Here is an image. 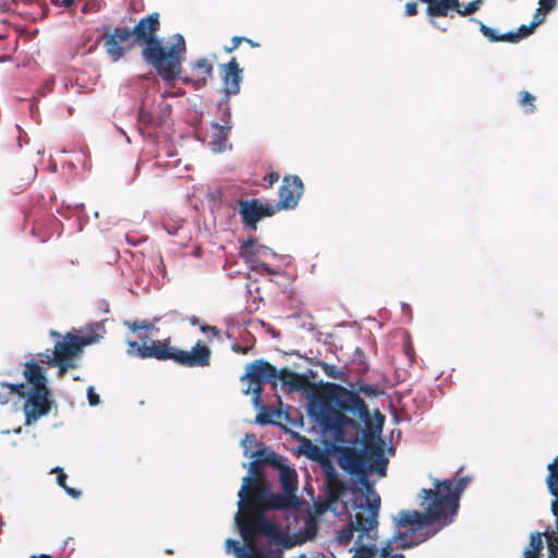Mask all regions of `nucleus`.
I'll list each match as a JSON object with an SVG mask.
<instances>
[{"label":"nucleus","mask_w":558,"mask_h":558,"mask_svg":"<svg viewBox=\"0 0 558 558\" xmlns=\"http://www.w3.org/2000/svg\"><path fill=\"white\" fill-rule=\"evenodd\" d=\"M470 482L469 476H462L457 481L454 478L435 480L433 489L423 488L418 493L420 506L424 511L401 510L398 513L397 525L409 526L412 532H417L430 524L439 523V527L434 531L437 533L453 522L461 494Z\"/></svg>","instance_id":"1"},{"label":"nucleus","mask_w":558,"mask_h":558,"mask_svg":"<svg viewBox=\"0 0 558 558\" xmlns=\"http://www.w3.org/2000/svg\"><path fill=\"white\" fill-rule=\"evenodd\" d=\"M311 413L324 430L340 436L345 426L363 423L372 428L369 411L357 392L337 384H327L311 404Z\"/></svg>","instance_id":"2"},{"label":"nucleus","mask_w":558,"mask_h":558,"mask_svg":"<svg viewBox=\"0 0 558 558\" xmlns=\"http://www.w3.org/2000/svg\"><path fill=\"white\" fill-rule=\"evenodd\" d=\"M159 27V14L154 12L141 19L131 33L137 44L145 45L142 51L144 61L154 66L166 83L172 85L182 71L185 40L182 35H177L171 47H165L156 35Z\"/></svg>","instance_id":"3"},{"label":"nucleus","mask_w":558,"mask_h":558,"mask_svg":"<svg viewBox=\"0 0 558 558\" xmlns=\"http://www.w3.org/2000/svg\"><path fill=\"white\" fill-rule=\"evenodd\" d=\"M238 496L239 510L234 517L238 526L246 524L255 515H260L268 523H276L266 517V511L289 510L299 505L296 496H291L286 492L274 494L267 481L256 477H243Z\"/></svg>","instance_id":"4"},{"label":"nucleus","mask_w":558,"mask_h":558,"mask_svg":"<svg viewBox=\"0 0 558 558\" xmlns=\"http://www.w3.org/2000/svg\"><path fill=\"white\" fill-rule=\"evenodd\" d=\"M143 341L140 344L135 340H128V354L140 359H156L158 361L171 360L178 365L186 367H205L210 364L211 351L201 340L191 351H184L172 347L170 338L165 340H151L149 344L145 342L148 336H138Z\"/></svg>","instance_id":"5"},{"label":"nucleus","mask_w":558,"mask_h":558,"mask_svg":"<svg viewBox=\"0 0 558 558\" xmlns=\"http://www.w3.org/2000/svg\"><path fill=\"white\" fill-rule=\"evenodd\" d=\"M368 473L365 469L355 474L360 484L366 489L365 502L354 504L356 511L353 518L347 526L338 532L337 539L342 545H348L352 541L354 532H359V539L362 541L364 535L369 537L371 532L377 529L380 496L374 490Z\"/></svg>","instance_id":"6"},{"label":"nucleus","mask_w":558,"mask_h":558,"mask_svg":"<svg viewBox=\"0 0 558 558\" xmlns=\"http://www.w3.org/2000/svg\"><path fill=\"white\" fill-rule=\"evenodd\" d=\"M250 522L239 527V532L245 548L238 549V558H280L278 554L266 550L257 543L258 536L277 538L279 526L277 523H268L260 515H255Z\"/></svg>","instance_id":"7"},{"label":"nucleus","mask_w":558,"mask_h":558,"mask_svg":"<svg viewBox=\"0 0 558 558\" xmlns=\"http://www.w3.org/2000/svg\"><path fill=\"white\" fill-rule=\"evenodd\" d=\"M278 379V369L269 362L264 360H256L246 366V373L241 377V380H247L248 386L244 390L245 395L253 393L254 400L257 403L264 383L276 384Z\"/></svg>","instance_id":"8"},{"label":"nucleus","mask_w":558,"mask_h":558,"mask_svg":"<svg viewBox=\"0 0 558 558\" xmlns=\"http://www.w3.org/2000/svg\"><path fill=\"white\" fill-rule=\"evenodd\" d=\"M240 256L250 266L252 270L263 271L268 275L276 274V271L265 263L269 256H277L270 247L257 244L256 241L250 238L240 247Z\"/></svg>","instance_id":"9"},{"label":"nucleus","mask_w":558,"mask_h":558,"mask_svg":"<svg viewBox=\"0 0 558 558\" xmlns=\"http://www.w3.org/2000/svg\"><path fill=\"white\" fill-rule=\"evenodd\" d=\"M398 517L395 518L396 527L398 529L392 537L387 541L386 545L381 548V558H404L402 554H393L396 549H408L417 546L422 542L434 536L436 532H426L423 538L413 539V535L416 532H412L409 526L399 527L397 525Z\"/></svg>","instance_id":"10"},{"label":"nucleus","mask_w":558,"mask_h":558,"mask_svg":"<svg viewBox=\"0 0 558 558\" xmlns=\"http://www.w3.org/2000/svg\"><path fill=\"white\" fill-rule=\"evenodd\" d=\"M106 31L101 36L105 50L112 61H119L133 47L131 28L118 26L112 32H109V27Z\"/></svg>","instance_id":"11"},{"label":"nucleus","mask_w":558,"mask_h":558,"mask_svg":"<svg viewBox=\"0 0 558 558\" xmlns=\"http://www.w3.org/2000/svg\"><path fill=\"white\" fill-rule=\"evenodd\" d=\"M239 214L245 227L256 230L257 222L265 217H271L278 213V208L274 205H264L258 198L239 199Z\"/></svg>","instance_id":"12"},{"label":"nucleus","mask_w":558,"mask_h":558,"mask_svg":"<svg viewBox=\"0 0 558 558\" xmlns=\"http://www.w3.org/2000/svg\"><path fill=\"white\" fill-rule=\"evenodd\" d=\"M93 342L92 338L81 337L72 333H66L62 341H58L53 350V362H74V359L78 356L83 348Z\"/></svg>","instance_id":"13"},{"label":"nucleus","mask_w":558,"mask_h":558,"mask_svg":"<svg viewBox=\"0 0 558 558\" xmlns=\"http://www.w3.org/2000/svg\"><path fill=\"white\" fill-rule=\"evenodd\" d=\"M304 191L303 182L298 175H286L279 189V201L275 205L278 211L293 209Z\"/></svg>","instance_id":"14"},{"label":"nucleus","mask_w":558,"mask_h":558,"mask_svg":"<svg viewBox=\"0 0 558 558\" xmlns=\"http://www.w3.org/2000/svg\"><path fill=\"white\" fill-rule=\"evenodd\" d=\"M49 390L32 391L24 403L25 424L31 425L49 413L51 402Z\"/></svg>","instance_id":"15"},{"label":"nucleus","mask_w":558,"mask_h":558,"mask_svg":"<svg viewBox=\"0 0 558 558\" xmlns=\"http://www.w3.org/2000/svg\"><path fill=\"white\" fill-rule=\"evenodd\" d=\"M225 101H229L231 95H236L240 92V84L242 82V69L235 58H232L228 63L221 65L220 71Z\"/></svg>","instance_id":"16"},{"label":"nucleus","mask_w":558,"mask_h":558,"mask_svg":"<svg viewBox=\"0 0 558 558\" xmlns=\"http://www.w3.org/2000/svg\"><path fill=\"white\" fill-rule=\"evenodd\" d=\"M340 465L351 475L365 471L367 469L366 449L345 448L340 456Z\"/></svg>","instance_id":"17"},{"label":"nucleus","mask_w":558,"mask_h":558,"mask_svg":"<svg viewBox=\"0 0 558 558\" xmlns=\"http://www.w3.org/2000/svg\"><path fill=\"white\" fill-rule=\"evenodd\" d=\"M193 72L195 77H182V82L192 84L195 88H202L213 78L214 66L206 58H201L194 62Z\"/></svg>","instance_id":"18"},{"label":"nucleus","mask_w":558,"mask_h":558,"mask_svg":"<svg viewBox=\"0 0 558 558\" xmlns=\"http://www.w3.org/2000/svg\"><path fill=\"white\" fill-rule=\"evenodd\" d=\"M24 377L27 383L32 386V391H44L49 390L47 387V377L40 365L36 362H27L24 365Z\"/></svg>","instance_id":"19"},{"label":"nucleus","mask_w":558,"mask_h":558,"mask_svg":"<svg viewBox=\"0 0 558 558\" xmlns=\"http://www.w3.org/2000/svg\"><path fill=\"white\" fill-rule=\"evenodd\" d=\"M228 101H226L225 105L221 102L219 104V109L221 110V121L223 124L214 123V128L218 131L216 134H214V140L211 144L219 145V151L221 150V146L226 142L228 134L230 130L232 129L231 125V111L229 106L227 105Z\"/></svg>","instance_id":"20"},{"label":"nucleus","mask_w":558,"mask_h":558,"mask_svg":"<svg viewBox=\"0 0 558 558\" xmlns=\"http://www.w3.org/2000/svg\"><path fill=\"white\" fill-rule=\"evenodd\" d=\"M367 472L385 476L387 472L388 459L380 447L366 448Z\"/></svg>","instance_id":"21"},{"label":"nucleus","mask_w":558,"mask_h":558,"mask_svg":"<svg viewBox=\"0 0 558 558\" xmlns=\"http://www.w3.org/2000/svg\"><path fill=\"white\" fill-rule=\"evenodd\" d=\"M326 486L328 499L331 502L338 501L347 489L345 484L340 480L339 475L332 468H329L326 471Z\"/></svg>","instance_id":"22"},{"label":"nucleus","mask_w":558,"mask_h":558,"mask_svg":"<svg viewBox=\"0 0 558 558\" xmlns=\"http://www.w3.org/2000/svg\"><path fill=\"white\" fill-rule=\"evenodd\" d=\"M278 379H280L282 385L287 386L290 391L303 390L307 385L305 376L290 371L289 368L278 371Z\"/></svg>","instance_id":"23"},{"label":"nucleus","mask_w":558,"mask_h":558,"mask_svg":"<svg viewBox=\"0 0 558 558\" xmlns=\"http://www.w3.org/2000/svg\"><path fill=\"white\" fill-rule=\"evenodd\" d=\"M276 469L279 471L280 484L283 490L291 496H296L298 480L295 470L286 465L283 462Z\"/></svg>","instance_id":"24"},{"label":"nucleus","mask_w":558,"mask_h":558,"mask_svg":"<svg viewBox=\"0 0 558 558\" xmlns=\"http://www.w3.org/2000/svg\"><path fill=\"white\" fill-rule=\"evenodd\" d=\"M427 4L426 13L430 17H445L453 7H458V0H421Z\"/></svg>","instance_id":"25"},{"label":"nucleus","mask_w":558,"mask_h":558,"mask_svg":"<svg viewBox=\"0 0 558 558\" xmlns=\"http://www.w3.org/2000/svg\"><path fill=\"white\" fill-rule=\"evenodd\" d=\"M252 457L259 461V463L263 464H269L274 466L275 469L277 466H280V463L282 462L281 456L274 451H269L268 449H259L252 453Z\"/></svg>","instance_id":"26"},{"label":"nucleus","mask_w":558,"mask_h":558,"mask_svg":"<svg viewBox=\"0 0 558 558\" xmlns=\"http://www.w3.org/2000/svg\"><path fill=\"white\" fill-rule=\"evenodd\" d=\"M138 122L147 128L158 126L161 124V119L156 117L151 111L146 108V104L143 102L138 110Z\"/></svg>","instance_id":"27"},{"label":"nucleus","mask_w":558,"mask_h":558,"mask_svg":"<svg viewBox=\"0 0 558 558\" xmlns=\"http://www.w3.org/2000/svg\"><path fill=\"white\" fill-rule=\"evenodd\" d=\"M518 102L525 113H533L535 111V97L529 92H520L518 94Z\"/></svg>","instance_id":"28"},{"label":"nucleus","mask_w":558,"mask_h":558,"mask_svg":"<svg viewBox=\"0 0 558 558\" xmlns=\"http://www.w3.org/2000/svg\"><path fill=\"white\" fill-rule=\"evenodd\" d=\"M52 472L57 473V483L66 492L68 495L72 496L73 498H78L81 496L80 490H77L73 487H69L66 485L68 476L61 468H56L52 470Z\"/></svg>","instance_id":"29"},{"label":"nucleus","mask_w":558,"mask_h":558,"mask_svg":"<svg viewBox=\"0 0 558 558\" xmlns=\"http://www.w3.org/2000/svg\"><path fill=\"white\" fill-rule=\"evenodd\" d=\"M375 532L376 530L374 531V533ZM371 533H373V531ZM364 537L365 535L362 537V539H364ZM373 537L374 536L372 534H369V537L366 536L367 539H372ZM356 543L360 544L361 546L356 549L352 558H374L376 551L373 547L363 546V541H360L359 538L356 539Z\"/></svg>","instance_id":"30"},{"label":"nucleus","mask_w":558,"mask_h":558,"mask_svg":"<svg viewBox=\"0 0 558 558\" xmlns=\"http://www.w3.org/2000/svg\"><path fill=\"white\" fill-rule=\"evenodd\" d=\"M481 2H482L481 0L471 1L463 9H461V4L458 2V7L451 8L450 11L453 10L461 16H466V15H470V14L476 12L480 9Z\"/></svg>","instance_id":"31"},{"label":"nucleus","mask_w":558,"mask_h":558,"mask_svg":"<svg viewBox=\"0 0 558 558\" xmlns=\"http://www.w3.org/2000/svg\"><path fill=\"white\" fill-rule=\"evenodd\" d=\"M124 325L133 332H136L138 330L154 329V323L148 322V320H133V322L125 320Z\"/></svg>","instance_id":"32"},{"label":"nucleus","mask_w":558,"mask_h":558,"mask_svg":"<svg viewBox=\"0 0 558 558\" xmlns=\"http://www.w3.org/2000/svg\"><path fill=\"white\" fill-rule=\"evenodd\" d=\"M543 549V541L542 535L538 532L532 533L530 536V544L529 547L525 549L531 553H537L541 554Z\"/></svg>","instance_id":"33"},{"label":"nucleus","mask_w":558,"mask_h":558,"mask_svg":"<svg viewBox=\"0 0 558 558\" xmlns=\"http://www.w3.org/2000/svg\"><path fill=\"white\" fill-rule=\"evenodd\" d=\"M541 23L539 20H536V16L534 20L530 23V25H522L519 27V29L515 32L519 36V41L523 38H526L529 35H531L535 27Z\"/></svg>","instance_id":"34"},{"label":"nucleus","mask_w":558,"mask_h":558,"mask_svg":"<svg viewBox=\"0 0 558 558\" xmlns=\"http://www.w3.org/2000/svg\"><path fill=\"white\" fill-rule=\"evenodd\" d=\"M245 477H253V478H259L262 481H266L264 475H263V472H262V464L259 463V461L257 460H253L251 463H250V470H248V475H246Z\"/></svg>","instance_id":"35"},{"label":"nucleus","mask_w":558,"mask_h":558,"mask_svg":"<svg viewBox=\"0 0 558 558\" xmlns=\"http://www.w3.org/2000/svg\"><path fill=\"white\" fill-rule=\"evenodd\" d=\"M482 34L492 43L499 41V35L496 33L495 29L490 28L489 26L481 23L480 27Z\"/></svg>","instance_id":"36"},{"label":"nucleus","mask_w":558,"mask_h":558,"mask_svg":"<svg viewBox=\"0 0 558 558\" xmlns=\"http://www.w3.org/2000/svg\"><path fill=\"white\" fill-rule=\"evenodd\" d=\"M53 365L59 366V372H58L59 377H63L68 369L76 367L75 362H69V361L53 362Z\"/></svg>","instance_id":"37"},{"label":"nucleus","mask_w":558,"mask_h":558,"mask_svg":"<svg viewBox=\"0 0 558 558\" xmlns=\"http://www.w3.org/2000/svg\"><path fill=\"white\" fill-rule=\"evenodd\" d=\"M243 40H247V38L246 37H241V36H234L231 39V45L225 47V51L227 53L233 52L234 50H236L239 48V46L241 45V43H243Z\"/></svg>","instance_id":"38"},{"label":"nucleus","mask_w":558,"mask_h":558,"mask_svg":"<svg viewBox=\"0 0 558 558\" xmlns=\"http://www.w3.org/2000/svg\"><path fill=\"white\" fill-rule=\"evenodd\" d=\"M87 398H88V402L92 407H96L100 403V398L99 396L95 392L94 390V387H89L87 389Z\"/></svg>","instance_id":"39"},{"label":"nucleus","mask_w":558,"mask_h":558,"mask_svg":"<svg viewBox=\"0 0 558 558\" xmlns=\"http://www.w3.org/2000/svg\"><path fill=\"white\" fill-rule=\"evenodd\" d=\"M256 422L260 425H267V424H270L272 423V420H271V415L270 413L268 412H264V411H260L257 415H256Z\"/></svg>","instance_id":"40"},{"label":"nucleus","mask_w":558,"mask_h":558,"mask_svg":"<svg viewBox=\"0 0 558 558\" xmlns=\"http://www.w3.org/2000/svg\"><path fill=\"white\" fill-rule=\"evenodd\" d=\"M539 9L538 11H543L544 13L549 12L556 5V0H539Z\"/></svg>","instance_id":"41"},{"label":"nucleus","mask_w":558,"mask_h":558,"mask_svg":"<svg viewBox=\"0 0 558 558\" xmlns=\"http://www.w3.org/2000/svg\"><path fill=\"white\" fill-rule=\"evenodd\" d=\"M499 41H507V43L514 44V43L519 41V36L517 35L515 32H508L502 35H499Z\"/></svg>","instance_id":"42"},{"label":"nucleus","mask_w":558,"mask_h":558,"mask_svg":"<svg viewBox=\"0 0 558 558\" xmlns=\"http://www.w3.org/2000/svg\"><path fill=\"white\" fill-rule=\"evenodd\" d=\"M226 546H227V550L228 551H233V554L235 555V557L238 558V549L236 548H245V545L244 546H241L240 543L238 541H234L232 538H229L227 542H226Z\"/></svg>","instance_id":"43"},{"label":"nucleus","mask_w":558,"mask_h":558,"mask_svg":"<svg viewBox=\"0 0 558 558\" xmlns=\"http://www.w3.org/2000/svg\"><path fill=\"white\" fill-rule=\"evenodd\" d=\"M324 371L325 374L331 378L339 379L341 377V372L336 371L331 365L325 364Z\"/></svg>","instance_id":"44"},{"label":"nucleus","mask_w":558,"mask_h":558,"mask_svg":"<svg viewBox=\"0 0 558 558\" xmlns=\"http://www.w3.org/2000/svg\"><path fill=\"white\" fill-rule=\"evenodd\" d=\"M53 4L64 7L66 9H73L76 5L74 0H50Z\"/></svg>","instance_id":"45"},{"label":"nucleus","mask_w":558,"mask_h":558,"mask_svg":"<svg viewBox=\"0 0 558 558\" xmlns=\"http://www.w3.org/2000/svg\"><path fill=\"white\" fill-rule=\"evenodd\" d=\"M404 13L405 15L408 16H413L417 13V4L413 1L409 2L405 4V10H404Z\"/></svg>","instance_id":"46"},{"label":"nucleus","mask_w":558,"mask_h":558,"mask_svg":"<svg viewBox=\"0 0 558 558\" xmlns=\"http://www.w3.org/2000/svg\"><path fill=\"white\" fill-rule=\"evenodd\" d=\"M357 392H362L366 396H374L376 395L375 388L371 385H361L357 389Z\"/></svg>","instance_id":"47"},{"label":"nucleus","mask_w":558,"mask_h":558,"mask_svg":"<svg viewBox=\"0 0 558 558\" xmlns=\"http://www.w3.org/2000/svg\"><path fill=\"white\" fill-rule=\"evenodd\" d=\"M201 330L203 332L209 331L214 337H217V338L220 337V330L215 326L203 325V326H201Z\"/></svg>","instance_id":"48"},{"label":"nucleus","mask_w":558,"mask_h":558,"mask_svg":"<svg viewBox=\"0 0 558 558\" xmlns=\"http://www.w3.org/2000/svg\"><path fill=\"white\" fill-rule=\"evenodd\" d=\"M54 82H56L54 77H50L49 80H47V81L44 83V85H43V87H41V89H43V95H45L46 93H50V92L52 90L53 85H54Z\"/></svg>","instance_id":"49"},{"label":"nucleus","mask_w":558,"mask_h":558,"mask_svg":"<svg viewBox=\"0 0 558 558\" xmlns=\"http://www.w3.org/2000/svg\"><path fill=\"white\" fill-rule=\"evenodd\" d=\"M38 356L40 357L41 362H47L48 364L53 365V354L51 355L48 351L45 353H39Z\"/></svg>","instance_id":"50"},{"label":"nucleus","mask_w":558,"mask_h":558,"mask_svg":"<svg viewBox=\"0 0 558 558\" xmlns=\"http://www.w3.org/2000/svg\"><path fill=\"white\" fill-rule=\"evenodd\" d=\"M232 350L235 352V353H240V354H247L248 351H250V348L248 347H243L241 344H233L232 345Z\"/></svg>","instance_id":"51"},{"label":"nucleus","mask_w":558,"mask_h":558,"mask_svg":"<svg viewBox=\"0 0 558 558\" xmlns=\"http://www.w3.org/2000/svg\"><path fill=\"white\" fill-rule=\"evenodd\" d=\"M265 180H268L269 185L271 186L279 180V174L277 172H270L265 177Z\"/></svg>","instance_id":"52"},{"label":"nucleus","mask_w":558,"mask_h":558,"mask_svg":"<svg viewBox=\"0 0 558 558\" xmlns=\"http://www.w3.org/2000/svg\"><path fill=\"white\" fill-rule=\"evenodd\" d=\"M11 390L12 391H15L17 392L20 396H24V390H25V385L24 384H20V385H11L10 386Z\"/></svg>","instance_id":"53"},{"label":"nucleus","mask_w":558,"mask_h":558,"mask_svg":"<svg viewBox=\"0 0 558 558\" xmlns=\"http://www.w3.org/2000/svg\"><path fill=\"white\" fill-rule=\"evenodd\" d=\"M523 558H541V554L531 553V551L525 550Z\"/></svg>","instance_id":"54"},{"label":"nucleus","mask_w":558,"mask_h":558,"mask_svg":"<svg viewBox=\"0 0 558 558\" xmlns=\"http://www.w3.org/2000/svg\"><path fill=\"white\" fill-rule=\"evenodd\" d=\"M190 323H191L192 325H198L199 319H198V317H196V316H191V317H190Z\"/></svg>","instance_id":"55"},{"label":"nucleus","mask_w":558,"mask_h":558,"mask_svg":"<svg viewBox=\"0 0 558 558\" xmlns=\"http://www.w3.org/2000/svg\"><path fill=\"white\" fill-rule=\"evenodd\" d=\"M243 43L250 44L252 47H258L259 45L247 38V40H243Z\"/></svg>","instance_id":"56"},{"label":"nucleus","mask_w":558,"mask_h":558,"mask_svg":"<svg viewBox=\"0 0 558 558\" xmlns=\"http://www.w3.org/2000/svg\"><path fill=\"white\" fill-rule=\"evenodd\" d=\"M31 558H51V556L43 554L40 556H32Z\"/></svg>","instance_id":"57"},{"label":"nucleus","mask_w":558,"mask_h":558,"mask_svg":"<svg viewBox=\"0 0 558 558\" xmlns=\"http://www.w3.org/2000/svg\"><path fill=\"white\" fill-rule=\"evenodd\" d=\"M377 415H378V418L380 420V422H383V421H384V415H383V414H380L379 412H378V414H377Z\"/></svg>","instance_id":"58"},{"label":"nucleus","mask_w":558,"mask_h":558,"mask_svg":"<svg viewBox=\"0 0 558 558\" xmlns=\"http://www.w3.org/2000/svg\"><path fill=\"white\" fill-rule=\"evenodd\" d=\"M21 429H22V428H21V427H19V428H16V429H14V433L19 434V433H21Z\"/></svg>","instance_id":"59"},{"label":"nucleus","mask_w":558,"mask_h":558,"mask_svg":"<svg viewBox=\"0 0 558 558\" xmlns=\"http://www.w3.org/2000/svg\"><path fill=\"white\" fill-rule=\"evenodd\" d=\"M353 492H360L359 487H354Z\"/></svg>","instance_id":"60"}]
</instances>
